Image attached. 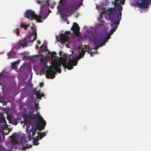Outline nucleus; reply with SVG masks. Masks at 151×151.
I'll use <instances>...</instances> for the list:
<instances>
[{
	"mask_svg": "<svg viewBox=\"0 0 151 151\" xmlns=\"http://www.w3.org/2000/svg\"><path fill=\"white\" fill-rule=\"evenodd\" d=\"M115 10L110 16L111 20L112 22L111 26L112 28L108 33L106 34V37L103 39H102V37L100 35H96L94 36L93 41L96 47L98 48L102 46L107 42L108 40L111 38V35L117 28L121 20L122 15L121 11L122 10V7L119 3H115Z\"/></svg>",
	"mask_w": 151,
	"mask_h": 151,
	"instance_id": "nucleus-1",
	"label": "nucleus"
},
{
	"mask_svg": "<svg viewBox=\"0 0 151 151\" xmlns=\"http://www.w3.org/2000/svg\"><path fill=\"white\" fill-rule=\"evenodd\" d=\"M24 122L25 123L32 124L31 128L30 129L29 132H27L29 140H30L32 138L34 139V145H37L39 143L38 141L39 140V139L38 138V137H36L35 138L34 137L36 134L37 129L36 128H33L32 124H35L36 127H38V130L41 131L44 129L46 125V121L40 116L39 113L37 112L36 114L32 113L27 115L24 119Z\"/></svg>",
	"mask_w": 151,
	"mask_h": 151,
	"instance_id": "nucleus-2",
	"label": "nucleus"
},
{
	"mask_svg": "<svg viewBox=\"0 0 151 151\" xmlns=\"http://www.w3.org/2000/svg\"><path fill=\"white\" fill-rule=\"evenodd\" d=\"M86 50H81V52L79 53L80 56L78 57L77 58L72 57L70 58L68 62L67 63L66 60H63L60 62H54L52 63V66L50 67L46 71V76L47 78H54L55 77V71L57 72L60 73L61 70L60 67L62 65L64 68H67L68 69L70 70L73 68V66H75L77 64V59L79 60L81 58H83L85 55Z\"/></svg>",
	"mask_w": 151,
	"mask_h": 151,
	"instance_id": "nucleus-3",
	"label": "nucleus"
},
{
	"mask_svg": "<svg viewBox=\"0 0 151 151\" xmlns=\"http://www.w3.org/2000/svg\"><path fill=\"white\" fill-rule=\"evenodd\" d=\"M68 0H60L59 4L57 6V9L60 12V15L62 18H64V17H67L66 14H64L62 12L63 9V6L65 7V10L66 12L68 13L77 9L78 6L74 2H68Z\"/></svg>",
	"mask_w": 151,
	"mask_h": 151,
	"instance_id": "nucleus-4",
	"label": "nucleus"
},
{
	"mask_svg": "<svg viewBox=\"0 0 151 151\" xmlns=\"http://www.w3.org/2000/svg\"><path fill=\"white\" fill-rule=\"evenodd\" d=\"M45 7V9H43V6L41 7V10L39 15L36 14L35 12L32 10H28L25 13V16L27 18L30 20L36 19L38 22H41V19L44 20L47 17V15L46 14L45 12L48 7V5H46Z\"/></svg>",
	"mask_w": 151,
	"mask_h": 151,
	"instance_id": "nucleus-5",
	"label": "nucleus"
},
{
	"mask_svg": "<svg viewBox=\"0 0 151 151\" xmlns=\"http://www.w3.org/2000/svg\"><path fill=\"white\" fill-rule=\"evenodd\" d=\"M36 29L32 31L31 35L27 36L23 41V43L20 44V46L24 47L27 46L28 43H32L34 40H36L37 38V34L36 32Z\"/></svg>",
	"mask_w": 151,
	"mask_h": 151,
	"instance_id": "nucleus-6",
	"label": "nucleus"
},
{
	"mask_svg": "<svg viewBox=\"0 0 151 151\" xmlns=\"http://www.w3.org/2000/svg\"><path fill=\"white\" fill-rule=\"evenodd\" d=\"M80 29L78 24L76 22H73V27L71 28V30H73V33L76 36H78L79 35Z\"/></svg>",
	"mask_w": 151,
	"mask_h": 151,
	"instance_id": "nucleus-7",
	"label": "nucleus"
},
{
	"mask_svg": "<svg viewBox=\"0 0 151 151\" xmlns=\"http://www.w3.org/2000/svg\"><path fill=\"white\" fill-rule=\"evenodd\" d=\"M67 33H64L62 34L60 37L59 40L58 41L64 44L66 42L68 39L69 37L68 35V34H70L69 32H67Z\"/></svg>",
	"mask_w": 151,
	"mask_h": 151,
	"instance_id": "nucleus-8",
	"label": "nucleus"
},
{
	"mask_svg": "<svg viewBox=\"0 0 151 151\" xmlns=\"http://www.w3.org/2000/svg\"><path fill=\"white\" fill-rule=\"evenodd\" d=\"M48 5V7L47 8V9L46 11L45 14L46 15H47V16L49 15V14L51 12V11L49 9V7L50 6V4L49 3V1L48 0H47L45 2H43L42 4L41 5V6L40 7V10H41V7L43 6V9H45L46 7L45 5Z\"/></svg>",
	"mask_w": 151,
	"mask_h": 151,
	"instance_id": "nucleus-9",
	"label": "nucleus"
},
{
	"mask_svg": "<svg viewBox=\"0 0 151 151\" xmlns=\"http://www.w3.org/2000/svg\"><path fill=\"white\" fill-rule=\"evenodd\" d=\"M6 125V122L5 118L0 114V126L2 127H5Z\"/></svg>",
	"mask_w": 151,
	"mask_h": 151,
	"instance_id": "nucleus-10",
	"label": "nucleus"
},
{
	"mask_svg": "<svg viewBox=\"0 0 151 151\" xmlns=\"http://www.w3.org/2000/svg\"><path fill=\"white\" fill-rule=\"evenodd\" d=\"M35 91V93H34L35 94L37 98L39 99H41V97H43L44 96V93H41L40 91H37V89H34Z\"/></svg>",
	"mask_w": 151,
	"mask_h": 151,
	"instance_id": "nucleus-11",
	"label": "nucleus"
},
{
	"mask_svg": "<svg viewBox=\"0 0 151 151\" xmlns=\"http://www.w3.org/2000/svg\"><path fill=\"white\" fill-rule=\"evenodd\" d=\"M37 133L38 136L36 137H38V138L39 139H42L45 136V132L42 133L39 132H38Z\"/></svg>",
	"mask_w": 151,
	"mask_h": 151,
	"instance_id": "nucleus-12",
	"label": "nucleus"
},
{
	"mask_svg": "<svg viewBox=\"0 0 151 151\" xmlns=\"http://www.w3.org/2000/svg\"><path fill=\"white\" fill-rule=\"evenodd\" d=\"M7 56L10 59H11V58H14L16 57V55L15 53H12L11 52H10L8 53Z\"/></svg>",
	"mask_w": 151,
	"mask_h": 151,
	"instance_id": "nucleus-13",
	"label": "nucleus"
},
{
	"mask_svg": "<svg viewBox=\"0 0 151 151\" xmlns=\"http://www.w3.org/2000/svg\"><path fill=\"white\" fill-rule=\"evenodd\" d=\"M10 122L14 125H16L17 123V120L13 117L11 118Z\"/></svg>",
	"mask_w": 151,
	"mask_h": 151,
	"instance_id": "nucleus-14",
	"label": "nucleus"
},
{
	"mask_svg": "<svg viewBox=\"0 0 151 151\" xmlns=\"http://www.w3.org/2000/svg\"><path fill=\"white\" fill-rule=\"evenodd\" d=\"M20 26L22 28H24V30H26L28 27L29 26V25H26L24 24H21Z\"/></svg>",
	"mask_w": 151,
	"mask_h": 151,
	"instance_id": "nucleus-15",
	"label": "nucleus"
},
{
	"mask_svg": "<svg viewBox=\"0 0 151 151\" xmlns=\"http://www.w3.org/2000/svg\"><path fill=\"white\" fill-rule=\"evenodd\" d=\"M11 142L13 144H16L17 143V139L13 135L11 139Z\"/></svg>",
	"mask_w": 151,
	"mask_h": 151,
	"instance_id": "nucleus-16",
	"label": "nucleus"
},
{
	"mask_svg": "<svg viewBox=\"0 0 151 151\" xmlns=\"http://www.w3.org/2000/svg\"><path fill=\"white\" fill-rule=\"evenodd\" d=\"M39 107V104L38 103H35V105L34 107V109L36 111H37L38 110V108Z\"/></svg>",
	"mask_w": 151,
	"mask_h": 151,
	"instance_id": "nucleus-17",
	"label": "nucleus"
},
{
	"mask_svg": "<svg viewBox=\"0 0 151 151\" xmlns=\"http://www.w3.org/2000/svg\"><path fill=\"white\" fill-rule=\"evenodd\" d=\"M14 32H15L17 36H19V29L18 28H16L14 30Z\"/></svg>",
	"mask_w": 151,
	"mask_h": 151,
	"instance_id": "nucleus-18",
	"label": "nucleus"
},
{
	"mask_svg": "<svg viewBox=\"0 0 151 151\" xmlns=\"http://www.w3.org/2000/svg\"><path fill=\"white\" fill-rule=\"evenodd\" d=\"M40 48H42V51H46V50L47 47L45 46H44L43 45H42Z\"/></svg>",
	"mask_w": 151,
	"mask_h": 151,
	"instance_id": "nucleus-19",
	"label": "nucleus"
},
{
	"mask_svg": "<svg viewBox=\"0 0 151 151\" xmlns=\"http://www.w3.org/2000/svg\"><path fill=\"white\" fill-rule=\"evenodd\" d=\"M50 54V56L51 58H55L56 56V53L55 52H54V53H52Z\"/></svg>",
	"mask_w": 151,
	"mask_h": 151,
	"instance_id": "nucleus-20",
	"label": "nucleus"
},
{
	"mask_svg": "<svg viewBox=\"0 0 151 151\" xmlns=\"http://www.w3.org/2000/svg\"><path fill=\"white\" fill-rule=\"evenodd\" d=\"M16 65H17L16 64L14 63V62L12 63V68L14 69L16 67Z\"/></svg>",
	"mask_w": 151,
	"mask_h": 151,
	"instance_id": "nucleus-21",
	"label": "nucleus"
},
{
	"mask_svg": "<svg viewBox=\"0 0 151 151\" xmlns=\"http://www.w3.org/2000/svg\"><path fill=\"white\" fill-rule=\"evenodd\" d=\"M25 146H23V145H22V150H26V149L27 148V146H26L27 143H25Z\"/></svg>",
	"mask_w": 151,
	"mask_h": 151,
	"instance_id": "nucleus-22",
	"label": "nucleus"
},
{
	"mask_svg": "<svg viewBox=\"0 0 151 151\" xmlns=\"http://www.w3.org/2000/svg\"><path fill=\"white\" fill-rule=\"evenodd\" d=\"M99 22H99V25H100V26L103 25L104 21H103L100 20Z\"/></svg>",
	"mask_w": 151,
	"mask_h": 151,
	"instance_id": "nucleus-23",
	"label": "nucleus"
},
{
	"mask_svg": "<svg viewBox=\"0 0 151 151\" xmlns=\"http://www.w3.org/2000/svg\"><path fill=\"white\" fill-rule=\"evenodd\" d=\"M36 2L39 4H41L42 3V2L40 0H36Z\"/></svg>",
	"mask_w": 151,
	"mask_h": 151,
	"instance_id": "nucleus-24",
	"label": "nucleus"
},
{
	"mask_svg": "<svg viewBox=\"0 0 151 151\" xmlns=\"http://www.w3.org/2000/svg\"><path fill=\"white\" fill-rule=\"evenodd\" d=\"M87 52L89 53H90V55H91V56H93V53H91V52H91V50H88V51H87Z\"/></svg>",
	"mask_w": 151,
	"mask_h": 151,
	"instance_id": "nucleus-25",
	"label": "nucleus"
},
{
	"mask_svg": "<svg viewBox=\"0 0 151 151\" xmlns=\"http://www.w3.org/2000/svg\"><path fill=\"white\" fill-rule=\"evenodd\" d=\"M14 63L17 65L18 64L20 63V61L19 60H18L17 61L14 62Z\"/></svg>",
	"mask_w": 151,
	"mask_h": 151,
	"instance_id": "nucleus-26",
	"label": "nucleus"
},
{
	"mask_svg": "<svg viewBox=\"0 0 151 151\" xmlns=\"http://www.w3.org/2000/svg\"><path fill=\"white\" fill-rule=\"evenodd\" d=\"M44 85V84L43 83H40V87H42Z\"/></svg>",
	"mask_w": 151,
	"mask_h": 151,
	"instance_id": "nucleus-27",
	"label": "nucleus"
},
{
	"mask_svg": "<svg viewBox=\"0 0 151 151\" xmlns=\"http://www.w3.org/2000/svg\"><path fill=\"white\" fill-rule=\"evenodd\" d=\"M0 102H3V99L0 96Z\"/></svg>",
	"mask_w": 151,
	"mask_h": 151,
	"instance_id": "nucleus-28",
	"label": "nucleus"
},
{
	"mask_svg": "<svg viewBox=\"0 0 151 151\" xmlns=\"http://www.w3.org/2000/svg\"><path fill=\"white\" fill-rule=\"evenodd\" d=\"M27 56L25 55V56H24L23 57V59L26 58H27Z\"/></svg>",
	"mask_w": 151,
	"mask_h": 151,
	"instance_id": "nucleus-29",
	"label": "nucleus"
},
{
	"mask_svg": "<svg viewBox=\"0 0 151 151\" xmlns=\"http://www.w3.org/2000/svg\"><path fill=\"white\" fill-rule=\"evenodd\" d=\"M40 41H37V43L39 44H40Z\"/></svg>",
	"mask_w": 151,
	"mask_h": 151,
	"instance_id": "nucleus-30",
	"label": "nucleus"
},
{
	"mask_svg": "<svg viewBox=\"0 0 151 151\" xmlns=\"http://www.w3.org/2000/svg\"><path fill=\"white\" fill-rule=\"evenodd\" d=\"M21 46H20H20H19V47L17 48V49L18 50L20 48V47Z\"/></svg>",
	"mask_w": 151,
	"mask_h": 151,
	"instance_id": "nucleus-31",
	"label": "nucleus"
},
{
	"mask_svg": "<svg viewBox=\"0 0 151 151\" xmlns=\"http://www.w3.org/2000/svg\"><path fill=\"white\" fill-rule=\"evenodd\" d=\"M119 0H114V1L115 2H117Z\"/></svg>",
	"mask_w": 151,
	"mask_h": 151,
	"instance_id": "nucleus-32",
	"label": "nucleus"
},
{
	"mask_svg": "<svg viewBox=\"0 0 151 151\" xmlns=\"http://www.w3.org/2000/svg\"><path fill=\"white\" fill-rule=\"evenodd\" d=\"M36 49H37L38 48V46H36Z\"/></svg>",
	"mask_w": 151,
	"mask_h": 151,
	"instance_id": "nucleus-33",
	"label": "nucleus"
},
{
	"mask_svg": "<svg viewBox=\"0 0 151 151\" xmlns=\"http://www.w3.org/2000/svg\"><path fill=\"white\" fill-rule=\"evenodd\" d=\"M4 151H9V150H4Z\"/></svg>",
	"mask_w": 151,
	"mask_h": 151,
	"instance_id": "nucleus-34",
	"label": "nucleus"
},
{
	"mask_svg": "<svg viewBox=\"0 0 151 151\" xmlns=\"http://www.w3.org/2000/svg\"><path fill=\"white\" fill-rule=\"evenodd\" d=\"M31 28H32V29H33V27H32Z\"/></svg>",
	"mask_w": 151,
	"mask_h": 151,
	"instance_id": "nucleus-35",
	"label": "nucleus"
},
{
	"mask_svg": "<svg viewBox=\"0 0 151 151\" xmlns=\"http://www.w3.org/2000/svg\"><path fill=\"white\" fill-rule=\"evenodd\" d=\"M22 143L21 142V144L22 145Z\"/></svg>",
	"mask_w": 151,
	"mask_h": 151,
	"instance_id": "nucleus-36",
	"label": "nucleus"
}]
</instances>
